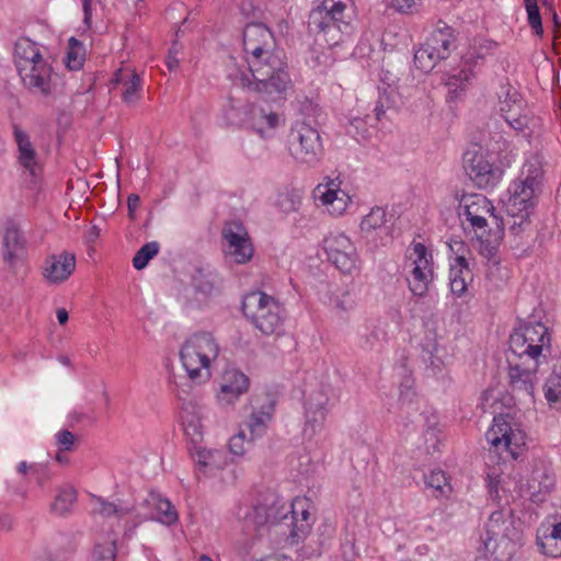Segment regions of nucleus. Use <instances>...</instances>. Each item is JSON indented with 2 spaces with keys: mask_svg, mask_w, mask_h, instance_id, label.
Returning a JSON list of instances; mask_svg holds the SVG:
<instances>
[{
  "mask_svg": "<svg viewBox=\"0 0 561 561\" xmlns=\"http://www.w3.org/2000/svg\"><path fill=\"white\" fill-rule=\"evenodd\" d=\"M91 505L93 515L117 520L118 525L124 527L125 535L133 533L147 519L154 518L168 526L175 524L179 519L174 505L168 499L153 493L139 503L128 501L115 503L93 496Z\"/></svg>",
  "mask_w": 561,
  "mask_h": 561,
  "instance_id": "1",
  "label": "nucleus"
},
{
  "mask_svg": "<svg viewBox=\"0 0 561 561\" xmlns=\"http://www.w3.org/2000/svg\"><path fill=\"white\" fill-rule=\"evenodd\" d=\"M247 64V70L234 69L229 72L234 85L277 99L284 98L291 88V80L280 50L250 57Z\"/></svg>",
  "mask_w": 561,
  "mask_h": 561,
  "instance_id": "2",
  "label": "nucleus"
},
{
  "mask_svg": "<svg viewBox=\"0 0 561 561\" xmlns=\"http://www.w3.org/2000/svg\"><path fill=\"white\" fill-rule=\"evenodd\" d=\"M13 61L23 87L32 94L48 98L56 90L57 73L43 55L42 46L27 37L15 42Z\"/></svg>",
  "mask_w": 561,
  "mask_h": 561,
  "instance_id": "3",
  "label": "nucleus"
},
{
  "mask_svg": "<svg viewBox=\"0 0 561 561\" xmlns=\"http://www.w3.org/2000/svg\"><path fill=\"white\" fill-rule=\"evenodd\" d=\"M317 5L310 14V25L317 31L318 38L328 47L343 44L353 31L355 19L354 0H316Z\"/></svg>",
  "mask_w": 561,
  "mask_h": 561,
  "instance_id": "4",
  "label": "nucleus"
},
{
  "mask_svg": "<svg viewBox=\"0 0 561 561\" xmlns=\"http://www.w3.org/2000/svg\"><path fill=\"white\" fill-rule=\"evenodd\" d=\"M219 356V345L210 333L190 336L179 352L180 363L194 385H204L211 379L213 364Z\"/></svg>",
  "mask_w": 561,
  "mask_h": 561,
  "instance_id": "5",
  "label": "nucleus"
},
{
  "mask_svg": "<svg viewBox=\"0 0 561 561\" xmlns=\"http://www.w3.org/2000/svg\"><path fill=\"white\" fill-rule=\"evenodd\" d=\"M459 207L474 231L479 253L486 260H491L496 254L497 240L486 228L488 219L493 217L494 206L482 194H465Z\"/></svg>",
  "mask_w": 561,
  "mask_h": 561,
  "instance_id": "6",
  "label": "nucleus"
},
{
  "mask_svg": "<svg viewBox=\"0 0 561 561\" xmlns=\"http://www.w3.org/2000/svg\"><path fill=\"white\" fill-rule=\"evenodd\" d=\"M489 450L503 460H516L527 446V435L520 423L508 414L494 416L492 425L485 433Z\"/></svg>",
  "mask_w": 561,
  "mask_h": 561,
  "instance_id": "7",
  "label": "nucleus"
},
{
  "mask_svg": "<svg viewBox=\"0 0 561 561\" xmlns=\"http://www.w3.org/2000/svg\"><path fill=\"white\" fill-rule=\"evenodd\" d=\"M244 317L263 334H278L284 324V308L264 291H251L242 301Z\"/></svg>",
  "mask_w": 561,
  "mask_h": 561,
  "instance_id": "8",
  "label": "nucleus"
},
{
  "mask_svg": "<svg viewBox=\"0 0 561 561\" xmlns=\"http://www.w3.org/2000/svg\"><path fill=\"white\" fill-rule=\"evenodd\" d=\"M403 272L409 289L414 296L423 297L434 277L433 252L423 242L413 241L405 250Z\"/></svg>",
  "mask_w": 561,
  "mask_h": 561,
  "instance_id": "9",
  "label": "nucleus"
},
{
  "mask_svg": "<svg viewBox=\"0 0 561 561\" xmlns=\"http://www.w3.org/2000/svg\"><path fill=\"white\" fill-rule=\"evenodd\" d=\"M287 149L297 164L308 168L316 167L323 156V145L318 129L305 121H297L291 125Z\"/></svg>",
  "mask_w": 561,
  "mask_h": 561,
  "instance_id": "10",
  "label": "nucleus"
},
{
  "mask_svg": "<svg viewBox=\"0 0 561 561\" xmlns=\"http://www.w3.org/2000/svg\"><path fill=\"white\" fill-rule=\"evenodd\" d=\"M549 345L547 327L541 322L528 323L511 334L507 357H518L526 362L531 358L539 365L541 353Z\"/></svg>",
  "mask_w": 561,
  "mask_h": 561,
  "instance_id": "11",
  "label": "nucleus"
},
{
  "mask_svg": "<svg viewBox=\"0 0 561 561\" xmlns=\"http://www.w3.org/2000/svg\"><path fill=\"white\" fill-rule=\"evenodd\" d=\"M343 181L336 178L324 176L312 191L314 206L332 218L346 215L353 205V196L342 187Z\"/></svg>",
  "mask_w": 561,
  "mask_h": 561,
  "instance_id": "12",
  "label": "nucleus"
},
{
  "mask_svg": "<svg viewBox=\"0 0 561 561\" xmlns=\"http://www.w3.org/2000/svg\"><path fill=\"white\" fill-rule=\"evenodd\" d=\"M505 209L513 218L512 228L522 227L533 214L542 191L513 180L508 186Z\"/></svg>",
  "mask_w": 561,
  "mask_h": 561,
  "instance_id": "13",
  "label": "nucleus"
},
{
  "mask_svg": "<svg viewBox=\"0 0 561 561\" xmlns=\"http://www.w3.org/2000/svg\"><path fill=\"white\" fill-rule=\"evenodd\" d=\"M324 251L328 260L343 274L351 275L360 268V259L354 242L344 232L325 237Z\"/></svg>",
  "mask_w": 561,
  "mask_h": 561,
  "instance_id": "14",
  "label": "nucleus"
},
{
  "mask_svg": "<svg viewBox=\"0 0 561 561\" xmlns=\"http://www.w3.org/2000/svg\"><path fill=\"white\" fill-rule=\"evenodd\" d=\"M330 401V387L319 383L305 390L304 435L312 438L324 427Z\"/></svg>",
  "mask_w": 561,
  "mask_h": 561,
  "instance_id": "15",
  "label": "nucleus"
},
{
  "mask_svg": "<svg viewBox=\"0 0 561 561\" xmlns=\"http://www.w3.org/2000/svg\"><path fill=\"white\" fill-rule=\"evenodd\" d=\"M507 362L508 383L513 396L519 401L534 402L538 363L531 358L526 362L518 357H507Z\"/></svg>",
  "mask_w": 561,
  "mask_h": 561,
  "instance_id": "16",
  "label": "nucleus"
},
{
  "mask_svg": "<svg viewBox=\"0 0 561 561\" xmlns=\"http://www.w3.org/2000/svg\"><path fill=\"white\" fill-rule=\"evenodd\" d=\"M225 255L237 264L251 261L254 248L247 228L240 221L226 222L222 231Z\"/></svg>",
  "mask_w": 561,
  "mask_h": 561,
  "instance_id": "17",
  "label": "nucleus"
},
{
  "mask_svg": "<svg viewBox=\"0 0 561 561\" xmlns=\"http://www.w3.org/2000/svg\"><path fill=\"white\" fill-rule=\"evenodd\" d=\"M252 412L240 428L250 433V442L262 438L268 430L275 411V400L267 392L256 393L251 399Z\"/></svg>",
  "mask_w": 561,
  "mask_h": 561,
  "instance_id": "18",
  "label": "nucleus"
},
{
  "mask_svg": "<svg viewBox=\"0 0 561 561\" xmlns=\"http://www.w3.org/2000/svg\"><path fill=\"white\" fill-rule=\"evenodd\" d=\"M500 112L505 122L517 131H526L535 125V117L523 96L512 87L500 96Z\"/></svg>",
  "mask_w": 561,
  "mask_h": 561,
  "instance_id": "19",
  "label": "nucleus"
},
{
  "mask_svg": "<svg viewBox=\"0 0 561 561\" xmlns=\"http://www.w3.org/2000/svg\"><path fill=\"white\" fill-rule=\"evenodd\" d=\"M463 168L469 178L480 188H490L502 180L503 169L494 165L482 152L467 151Z\"/></svg>",
  "mask_w": 561,
  "mask_h": 561,
  "instance_id": "20",
  "label": "nucleus"
},
{
  "mask_svg": "<svg viewBox=\"0 0 561 561\" xmlns=\"http://www.w3.org/2000/svg\"><path fill=\"white\" fill-rule=\"evenodd\" d=\"M76 266L77 259L72 252L61 251L49 254L42 265L43 279L49 285H60L70 278Z\"/></svg>",
  "mask_w": 561,
  "mask_h": 561,
  "instance_id": "21",
  "label": "nucleus"
},
{
  "mask_svg": "<svg viewBox=\"0 0 561 561\" xmlns=\"http://www.w3.org/2000/svg\"><path fill=\"white\" fill-rule=\"evenodd\" d=\"M311 508L312 502L306 496H296L291 501L290 510L284 515V517L288 513L291 515V529L288 536L290 545L304 540L311 530L313 524Z\"/></svg>",
  "mask_w": 561,
  "mask_h": 561,
  "instance_id": "22",
  "label": "nucleus"
},
{
  "mask_svg": "<svg viewBox=\"0 0 561 561\" xmlns=\"http://www.w3.org/2000/svg\"><path fill=\"white\" fill-rule=\"evenodd\" d=\"M250 388L249 377L237 368H227L221 376L217 401L224 407L233 405Z\"/></svg>",
  "mask_w": 561,
  "mask_h": 561,
  "instance_id": "23",
  "label": "nucleus"
},
{
  "mask_svg": "<svg viewBox=\"0 0 561 561\" xmlns=\"http://www.w3.org/2000/svg\"><path fill=\"white\" fill-rule=\"evenodd\" d=\"M243 49L245 60L261 54L275 51V41L272 32L262 23L248 24L243 31Z\"/></svg>",
  "mask_w": 561,
  "mask_h": 561,
  "instance_id": "24",
  "label": "nucleus"
},
{
  "mask_svg": "<svg viewBox=\"0 0 561 561\" xmlns=\"http://www.w3.org/2000/svg\"><path fill=\"white\" fill-rule=\"evenodd\" d=\"M12 130L16 145V161L19 165L27 172L30 176L36 178L41 173L39 158L30 134L18 124L12 126Z\"/></svg>",
  "mask_w": 561,
  "mask_h": 561,
  "instance_id": "25",
  "label": "nucleus"
},
{
  "mask_svg": "<svg viewBox=\"0 0 561 561\" xmlns=\"http://www.w3.org/2000/svg\"><path fill=\"white\" fill-rule=\"evenodd\" d=\"M536 542L541 553L561 557V516L546 518L537 529Z\"/></svg>",
  "mask_w": 561,
  "mask_h": 561,
  "instance_id": "26",
  "label": "nucleus"
},
{
  "mask_svg": "<svg viewBox=\"0 0 561 561\" xmlns=\"http://www.w3.org/2000/svg\"><path fill=\"white\" fill-rule=\"evenodd\" d=\"M285 118L282 114L254 104L248 127L253 129L262 138H271L276 129L284 125Z\"/></svg>",
  "mask_w": 561,
  "mask_h": 561,
  "instance_id": "27",
  "label": "nucleus"
},
{
  "mask_svg": "<svg viewBox=\"0 0 561 561\" xmlns=\"http://www.w3.org/2000/svg\"><path fill=\"white\" fill-rule=\"evenodd\" d=\"M193 460L199 473L208 477L216 476L229 463L227 454L221 449L198 447L193 454Z\"/></svg>",
  "mask_w": 561,
  "mask_h": 561,
  "instance_id": "28",
  "label": "nucleus"
},
{
  "mask_svg": "<svg viewBox=\"0 0 561 561\" xmlns=\"http://www.w3.org/2000/svg\"><path fill=\"white\" fill-rule=\"evenodd\" d=\"M118 84L122 91V99L127 104H136L142 94V79L133 68H119L112 80Z\"/></svg>",
  "mask_w": 561,
  "mask_h": 561,
  "instance_id": "29",
  "label": "nucleus"
},
{
  "mask_svg": "<svg viewBox=\"0 0 561 561\" xmlns=\"http://www.w3.org/2000/svg\"><path fill=\"white\" fill-rule=\"evenodd\" d=\"M26 254V241L15 226L7 227L2 239V256L7 264L14 266Z\"/></svg>",
  "mask_w": 561,
  "mask_h": 561,
  "instance_id": "30",
  "label": "nucleus"
},
{
  "mask_svg": "<svg viewBox=\"0 0 561 561\" xmlns=\"http://www.w3.org/2000/svg\"><path fill=\"white\" fill-rule=\"evenodd\" d=\"M545 173L542 157L539 153H530L525 158L515 181H520L523 184L542 191L546 179Z\"/></svg>",
  "mask_w": 561,
  "mask_h": 561,
  "instance_id": "31",
  "label": "nucleus"
},
{
  "mask_svg": "<svg viewBox=\"0 0 561 561\" xmlns=\"http://www.w3.org/2000/svg\"><path fill=\"white\" fill-rule=\"evenodd\" d=\"M237 98H229L224 108V117L229 125L232 126H248L252 113V106Z\"/></svg>",
  "mask_w": 561,
  "mask_h": 561,
  "instance_id": "32",
  "label": "nucleus"
},
{
  "mask_svg": "<svg viewBox=\"0 0 561 561\" xmlns=\"http://www.w3.org/2000/svg\"><path fill=\"white\" fill-rule=\"evenodd\" d=\"M489 156L494 157L496 159L500 168L503 170L510 168L513 162L516 160L517 150L512 141L504 138L502 135H499L497 138H494L488 149Z\"/></svg>",
  "mask_w": 561,
  "mask_h": 561,
  "instance_id": "33",
  "label": "nucleus"
},
{
  "mask_svg": "<svg viewBox=\"0 0 561 561\" xmlns=\"http://www.w3.org/2000/svg\"><path fill=\"white\" fill-rule=\"evenodd\" d=\"M472 273L467 261L460 259L459 263H450L449 285L455 296H462L467 291L468 284L472 282Z\"/></svg>",
  "mask_w": 561,
  "mask_h": 561,
  "instance_id": "34",
  "label": "nucleus"
},
{
  "mask_svg": "<svg viewBox=\"0 0 561 561\" xmlns=\"http://www.w3.org/2000/svg\"><path fill=\"white\" fill-rule=\"evenodd\" d=\"M424 482L426 488L431 490L432 496L437 500L449 499L453 494L454 489L449 477L443 470H432L428 474H425Z\"/></svg>",
  "mask_w": 561,
  "mask_h": 561,
  "instance_id": "35",
  "label": "nucleus"
},
{
  "mask_svg": "<svg viewBox=\"0 0 561 561\" xmlns=\"http://www.w3.org/2000/svg\"><path fill=\"white\" fill-rule=\"evenodd\" d=\"M506 519L505 515L502 511L493 512L486 524H485V534L486 537L483 538L484 548L486 551H493L495 548V542L500 537H505L506 530Z\"/></svg>",
  "mask_w": 561,
  "mask_h": 561,
  "instance_id": "36",
  "label": "nucleus"
},
{
  "mask_svg": "<svg viewBox=\"0 0 561 561\" xmlns=\"http://www.w3.org/2000/svg\"><path fill=\"white\" fill-rule=\"evenodd\" d=\"M387 222V210L380 206H374L359 222L360 233L368 238L378 233Z\"/></svg>",
  "mask_w": 561,
  "mask_h": 561,
  "instance_id": "37",
  "label": "nucleus"
},
{
  "mask_svg": "<svg viewBox=\"0 0 561 561\" xmlns=\"http://www.w3.org/2000/svg\"><path fill=\"white\" fill-rule=\"evenodd\" d=\"M454 39L451 27L445 26L435 30L426 42L434 48L435 54L439 55L440 59H446L449 56Z\"/></svg>",
  "mask_w": 561,
  "mask_h": 561,
  "instance_id": "38",
  "label": "nucleus"
},
{
  "mask_svg": "<svg viewBox=\"0 0 561 561\" xmlns=\"http://www.w3.org/2000/svg\"><path fill=\"white\" fill-rule=\"evenodd\" d=\"M329 49H311L307 58L308 66L317 73L323 75L334 65L335 57Z\"/></svg>",
  "mask_w": 561,
  "mask_h": 561,
  "instance_id": "39",
  "label": "nucleus"
},
{
  "mask_svg": "<svg viewBox=\"0 0 561 561\" xmlns=\"http://www.w3.org/2000/svg\"><path fill=\"white\" fill-rule=\"evenodd\" d=\"M442 60L439 55L435 54L434 48L425 42L414 54V64L416 68L424 72L431 71L436 64Z\"/></svg>",
  "mask_w": 561,
  "mask_h": 561,
  "instance_id": "40",
  "label": "nucleus"
},
{
  "mask_svg": "<svg viewBox=\"0 0 561 561\" xmlns=\"http://www.w3.org/2000/svg\"><path fill=\"white\" fill-rule=\"evenodd\" d=\"M85 59V48L83 44L71 37L68 43L66 55V66L69 70H79L82 68Z\"/></svg>",
  "mask_w": 561,
  "mask_h": 561,
  "instance_id": "41",
  "label": "nucleus"
},
{
  "mask_svg": "<svg viewBox=\"0 0 561 561\" xmlns=\"http://www.w3.org/2000/svg\"><path fill=\"white\" fill-rule=\"evenodd\" d=\"M77 500V492L73 488L61 489L51 504V511L64 515L70 511Z\"/></svg>",
  "mask_w": 561,
  "mask_h": 561,
  "instance_id": "42",
  "label": "nucleus"
},
{
  "mask_svg": "<svg viewBox=\"0 0 561 561\" xmlns=\"http://www.w3.org/2000/svg\"><path fill=\"white\" fill-rule=\"evenodd\" d=\"M545 397L549 405L561 410V375H551L545 386Z\"/></svg>",
  "mask_w": 561,
  "mask_h": 561,
  "instance_id": "43",
  "label": "nucleus"
},
{
  "mask_svg": "<svg viewBox=\"0 0 561 561\" xmlns=\"http://www.w3.org/2000/svg\"><path fill=\"white\" fill-rule=\"evenodd\" d=\"M552 486V479L541 470H534L528 481V489L531 496L549 493Z\"/></svg>",
  "mask_w": 561,
  "mask_h": 561,
  "instance_id": "44",
  "label": "nucleus"
},
{
  "mask_svg": "<svg viewBox=\"0 0 561 561\" xmlns=\"http://www.w3.org/2000/svg\"><path fill=\"white\" fill-rule=\"evenodd\" d=\"M160 245L152 241L144 244L133 257V266L140 271L159 253Z\"/></svg>",
  "mask_w": 561,
  "mask_h": 561,
  "instance_id": "45",
  "label": "nucleus"
},
{
  "mask_svg": "<svg viewBox=\"0 0 561 561\" xmlns=\"http://www.w3.org/2000/svg\"><path fill=\"white\" fill-rule=\"evenodd\" d=\"M116 559V539L108 538L104 542H96L92 560L93 561H115Z\"/></svg>",
  "mask_w": 561,
  "mask_h": 561,
  "instance_id": "46",
  "label": "nucleus"
},
{
  "mask_svg": "<svg viewBox=\"0 0 561 561\" xmlns=\"http://www.w3.org/2000/svg\"><path fill=\"white\" fill-rule=\"evenodd\" d=\"M524 3L529 26L537 36L541 37L543 35V27L537 0H524Z\"/></svg>",
  "mask_w": 561,
  "mask_h": 561,
  "instance_id": "47",
  "label": "nucleus"
},
{
  "mask_svg": "<svg viewBox=\"0 0 561 561\" xmlns=\"http://www.w3.org/2000/svg\"><path fill=\"white\" fill-rule=\"evenodd\" d=\"M474 78V73L471 69L462 68L455 73H451L446 84L450 92H457L463 90L466 85Z\"/></svg>",
  "mask_w": 561,
  "mask_h": 561,
  "instance_id": "48",
  "label": "nucleus"
},
{
  "mask_svg": "<svg viewBox=\"0 0 561 561\" xmlns=\"http://www.w3.org/2000/svg\"><path fill=\"white\" fill-rule=\"evenodd\" d=\"M251 443L250 438H247L244 428H239V432L229 438L228 450L233 456L242 457L247 453V445Z\"/></svg>",
  "mask_w": 561,
  "mask_h": 561,
  "instance_id": "49",
  "label": "nucleus"
},
{
  "mask_svg": "<svg viewBox=\"0 0 561 561\" xmlns=\"http://www.w3.org/2000/svg\"><path fill=\"white\" fill-rule=\"evenodd\" d=\"M394 104V101L391 96L383 92L379 94L378 100L376 101L374 113L377 121H381L385 116L386 112L391 108Z\"/></svg>",
  "mask_w": 561,
  "mask_h": 561,
  "instance_id": "50",
  "label": "nucleus"
},
{
  "mask_svg": "<svg viewBox=\"0 0 561 561\" xmlns=\"http://www.w3.org/2000/svg\"><path fill=\"white\" fill-rule=\"evenodd\" d=\"M448 248L455 255L453 263H459L460 259L466 260L467 247L466 243L458 237H451L448 241Z\"/></svg>",
  "mask_w": 561,
  "mask_h": 561,
  "instance_id": "51",
  "label": "nucleus"
},
{
  "mask_svg": "<svg viewBox=\"0 0 561 561\" xmlns=\"http://www.w3.org/2000/svg\"><path fill=\"white\" fill-rule=\"evenodd\" d=\"M55 437H56V442H57L59 450L69 451L72 449V447L75 445V435L70 431H68V430L59 431Z\"/></svg>",
  "mask_w": 561,
  "mask_h": 561,
  "instance_id": "52",
  "label": "nucleus"
},
{
  "mask_svg": "<svg viewBox=\"0 0 561 561\" xmlns=\"http://www.w3.org/2000/svg\"><path fill=\"white\" fill-rule=\"evenodd\" d=\"M182 46L178 42H173L169 48L165 65L170 71L175 70L180 65L179 55L181 54Z\"/></svg>",
  "mask_w": 561,
  "mask_h": 561,
  "instance_id": "53",
  "label": "nucleus"
},
{
  "mask_svg": "<svg viewBox=\"0 0 561 561\" xmlns=\"http://www.w3.org/2000/svg\"><path fill=\"white\" fill-rule=\"evenodd\" d=\"M417 0H390V7L401 14H410L414 11Z\"/></svg>",
  "mask_w": 561,
  "mask_h": 561,
  "instance_id": "54",
  "label": "nucleus"
},
{
  "mask_svg": "<svg viewBox=\"0 0 561 561\" xmlns=\"http://www.w3.org/2000/svg\"><path fill=\"white\" fill-rule=\"evenodd\" d=\"M415 397V392L413 390V381L410 378H407L404 383L400 386V401L411 402Z\"/></svg>",
  "mask_w": 561,
  "mask_h": 561,
  "instance_id": "55",
  "label": "nucleus"
},
{
  "mask_svg": "<svg viewBox=\"0 0 561 561\" xmlns=\"http://www.w3.org/2000/svg\"><path fill=\"white\" fill-rule=\"evenodd\" d=\"M499 484H500V476L495 472L488 473L486 476V485L489 493L492 497L496 499L499 496Z\"/></svg>",
  "mask_w": 561,
  "mask_h": 561,
  "instance_id": "56",
  "label": "nucleus"
},
{
  "mask_svg": "<svg viewBox=\"0 0 561 561\" xmlns=\"http://www.w3.org/2000/svg\"><path fill=\"white\" fill-rule=\"evenodd\" d=\"M479 48L481 50L484 49V51H479L477 54V57L478 58H483L485 55H490V54L494 53V50L497 48V43L493 42V41H484L483 44H481L479 46Z\"/></svg>",
  "mask_w": 561,
  "mask_h": 561,
  "instance_id": "57",
  "label": "nucleus"
},
{
  "mask_svg": "<svg viewBox=\"0 0 561 561\" xmlns=\"http://www.w3.org/2000/svg\"><path fill=\"white\" fill-rule=\"evenodd\" d=\"M18 471L22 474H25L27 471L32 473H39V471H44V467L41 465H27L26 461H21L18 465Z\"/></svg>",
  "mask_w": 561,
  "mask_h": 561,
  "instance_id": "58",
  "label": "nucleus"
},
{
  "mask_svg": "<svg viewBox=\"0 0 561 561\" xmlns=\"http://www.w3.org/2000/svg\"><path fill=\"white\" fill-rule=\"evenodd\" d=\"M139 204H140V198L137 194H130L127 197V207H128V211H129L130 216H133V214L136 211Z\"/></svg>",
  "mask_w": 561,
  "mask_h": 561,
  "instance_id": "59",
  "label": "nucleus"
},
{
  "mask_svg": "<svg viewBox=\"0 0 561 561\" xmlns=\"http://www.w3.org/2000/svg\"><path fill=\"white\" fill-rule=\"evenodd\" d=\"M423 348L430 353L433 354L437 350V341H436V333L431 332V336L428 337L427 342L423 345Z\"/></svg>",
  "mask_w": 561,
  "mask_h": 561,
  "instance_id": "60",
  "label": "nucleus"
},
{
  "mask_svg": "<svg viewBox=\"0 0 561 561\" xmlns=\"http://www.w3.org/2000/svg\"><path fill=\"white\" fill-rule=\"evenodd\" d=\"M261 561H294L290 556L284 553H274L271 556H266Z\"/></svg>",
  "mask_w": 561,
  "mask_h": 561,
  "instance_id": "61",
  "label": "nucleus"
},
{
  "mask_svg": "<svg viewBox=\"0 0 561 561\" xmlns=\"http://www.w3.org/2000/svg\"><path fill=\"white\" fill-rule=\"evenodd\" d=\"M56 316H57L58 322L61 325L67 323L69 316H68V311L65 308L58 309L56 311Z\"/></svg>",
  "mask_w": 561,
  "mask_h": 561,
  "instance_id": "62",
  "label": "nucleus"
},
{
  "mask_svg": "<svg viewBox=\"0 0 561 561\" xmlns=\"http://www.w3.org/2000/svg\"><path fill=\"white\" fill-rule=\"evenodd\" d=\"M91 0H83L84 22L89 23L91 18L90 11Z\"/></svg>",
  "mask_w": 561,
  "mask_h": 561,
  "instance_id": "63",
  "label": "nucleus"
},
{
  "mask_svg": "<svg viewBox=\"0 0 561 561\" xmlns=\"http://www.w3.org/2000/svg\"><path fill=\"white\" fill-rule=\"evenodd\" d=\"M47 470L44 467V471H39V473H34L36 476L37 482L39 485L44 484V477H46Z\"/></svg>",
  "mask_w": 561,
  "mask_h": 561,
  "instance_id": "64",
  "label": "nucleus"
}]
</instances>
